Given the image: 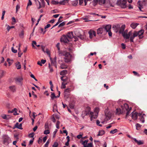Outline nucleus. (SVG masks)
<instances>
[{
    "label": "nucleus",
    "instance_id": "8",
    "mask_svg": "<svg viewBox=\"0 0 147 147\" xmlns=\"http://www.w3.org/2000/svg\"><path fill=\"white\" fill-rule=\"evenodd\" d=\"M88 34L89 35V37L91 39L96 36V32L93 30H90L89 31Z\"/></svg>",
    "mask_w": 147,
    "mask_h": 147
},
{
    "label": "nucleus",
    "instance_id": "7",
    "mask_svg": "<svg viewBox=\"0 0 147 147\" xmlns=\"http://www.w3.org/2000/svg\"><path fill=\"white\" fill-rule=\"evenodd\" d=\"M40 0L41 2V3H40V2L38 1V2L39 4V6L37 7L38 9H40L42 7H45V2L44 0Z\"/></svg>",
    "mask_w": 147,
    "mask_h": 147
},
{
    "label": "nucleus",
    "instance_id": "60",
    "mask_svg": "<svg viewBox=\"0 0 147 147\" xmlns=\"http://www.w3.org/2000/svg\"><path fill=\"white\" fill-rule=\"evenodd\" d=\"M32 5V3L30 0H29L27 4V8H28V6L29 5Z\"/></svg>",
    "mask_w": 147,
    "mask_h": 147
},
{
    "label": "nucleus",
    "instance_id": "41",
    "mask_svg": "<svg viewBox=\"0 0 147 147\" xmlns=\"http://www.w3.org/2000/svg\"><path fill=\"white\" fill-rule=\"evenodd\" d=\"M15 27L14 26H10L9 25H8L7 27V29L8 32H9L10 29L12 28H14Z\"/></svg>",
    "mask_w": 147,
    "mask_h": 147
},
{
    "label": "nucleus",
    "instance_id": "50",
    "mask_svg": "<svg viewBox=\"0 0 147 147\" xmlns=\"http://www.w3.org/2000/svg\"><path fill=\"white\" fill-rule=\"evenodd\" d=\"M4 72L2 70H0V78H1L3 75Z\"/></svg>",
    "mask_w": 147,
    "mask_h": 147
},
{
    "label": "nucleus",
    "instance_id": "9",
    "mask_svg": "<svg viewBox=\"0 0 147 147\" xmlns=\"http://www.w3.org/2000/svg\"><path fill=\"white\" fill-rule=\"evenodd\" d=\"M131 117L134 120H136L138 118V113L137 112L134 113L133 112L131 113Z\"/></svg>",
    "mask_w": 147,
    "mask_h": 147
},
{
    "label": "nucleus",
    "instance_id": "35",
    "mask_svg": "<svg viewBox=\"0 0 147 147\" xmlns=\"http://www.w3.org/2000/svg\"><path fill=\"white\" fill-rule=\"evenodd\" d=\"M88 141V140H85L84 141H83L82 144H83L84 147V146H87Z\"/></svg>",
    "mask_w": 147,
    "mask_h": 147
},
{
    "label": "nucleus",
    "instance_id": "37",
    "mask_svg": "<svg viewBox=\"0 0 147 147\" xmlns=\"http://www.w3.org/2000/svg\"><path fill=\"white\" fill-rule=\"evenodd\" d=\"M111 115L109 114L108 113H107L106 115V119H107V120H109L111 118Z\"/></svg>",
    "mask_w": 147,
    "mask_h": 147
},
{
    "label": "nucleus",
    "instance_id": "63",
    "mask_svg": "<svg viewBox=\"0 0 147 147\" xmlns=\"http://www.w3.org/2000/svg\"><path fill=\"white\" fill-rule=\"evenodd\" d=\"M133 73L135 75L137 76H138L139 77L140 76L139 74L136 71H133Z\"/></svg>",
    "mask_w": 147,
    "mask_h": 147
},
{
    "label": "nucleus",
    "instance_id": "62",
    "mask_svg": "<svg viewBox=\"0 0 147 147\" xmlns=\"http://www.w3.org/2000/svg\"><path fill=\"white\" fill-rule=\"evenodd\" d=\"M34 140V138H33L32 139L30 140V141L29 142V144L30 145L32 144V143L33 142Z\"/></svg>",
    "mask_w": 147,
    "mask_h": 147
},
{
    "label": "nucleus",
    "instance_id": "61",
    "mask_svg": "<svg viewBox=\"0 0 147 147\" xmlns=\"http://www.w3.org/2000/svg\"><path fill=\"white\" fill-rule=\"evenodd\" d=\"M64 77V76H61V80L63 82H65L67 80V79H63V78Z\"/></svg>",
    "mask_w": 147,
    "mask_h": 147
},
{
    "label": "nucleus",
    "instance_id": "2",
    "mask_svg": "<svg viewBox=\"0 0 147 147\" xmlns=\"http://www.w3.org/2000/svg\"><path fill=\"white\" fill-rule=\"evenodd\" d=\"M99 110V108L96 107L94 109V113L92 112H90V115H91L90 117V120L91 121L93 119H95L97 118Z\"/></svg>",
    "mask_w": 147,
    "mask_h": 147
},
{
    "label": "nucleus",
    "instance_id": "21",
    "mask_svg": "<svg viewBox=\"0 0 147 147\" xmlns=\"http://www.w3.org/2000/svg\"><path fill=\"white\" fill-rule=\"evenodd\" d=\"M139 24L137 23H133L130 25V26L133 29H135Z\"/></svg>",
    "mask_w": 147,
    "mask_h": 147
},
{
    "label": "nucleus",
    "instance_id": "17",
    "mask_svg": "<svg viewBox=\"0 0 147 147\" xmlns=\"http://www.w3.org/2000/svg\"><path fill=\"white\" fill-rule=\"evenodd\" d=\"M22 123L19 124L18 123H17L15 125V127L16 128L19 129H22Z\"/></svg>",
    "mask_w": 147,
    "mask_h": 147
},
{
    "label": "nucleus",
    "instance_id": "64",
    "mask_svg": "<svg viewBox=\"0 0 147 147\" xmlns=\"http://www.w3.org/2000/svg\"><path fill=\"white\" fill-rule=\"evenodd\" d=\"M121 46L123 49H124L125 48V45L123 43L121 44Z\"/></svg>",
    "mask_w": 147,
    "mask_h": 147
},
{
    "label": "nucleus",
    "instance_id": "33",
    "mask_svg": "<svg viewBox=\"0 0 147 147\" xmlns=\"http://www.w3.org/2000/svg\"><path fill=\"white\" fill-rule=\"evenodd\" d=\"M51 97L52 100H53L55 98H56V96L54 93L51 92Z\"/></svg>",
    "mask_w": 147,
    "mask_h": 147
},
{
    "label": "nucleus",
    "instance_id": "36",
    "mask_svg": "<svg viewBox=\"0 0 147 147\" xmlns=\"http://www.w3.org/2000/svg\"><path fill=\"white\" fill-rule=\"evenodd\" d=\"M67 84V83H64L63 82L62 83V84L61 86V88H66V85Z\"/></svg>",
    "mask_w": 147,
    "mask_h": 147
},
{
    "label": "nucleus",
    "instance_id": "30",
    "mask_svg": "<svg viewBox=\"0 0 147 147\" xmlns=\"http://www.w3.org/2000/svg\"><path fill=\"white\" fill-rule=\"evenodd\" d=\"M106 0H98V3L100 5H102L105 4Z\"/></svg>",
    "mask_w": 147,
    "mask_h": 147
},
{
    "label": "nucleus",
    "instance_id": "25",
    "mask_svg": "<svg viewBox=\"0 0 147 147\" xmlns=\"http://www.w3.org/2000/svg\"><path fill=\"white\" fill-rule=\"evenodd\" d=\"M67 71L66 70H64L61 71L60 73L61 75L63 76L66 75L67 73Z\"/></svg>",
    "mask_w": 147,
    "mask_h": 147
},
{
    "label": "nucleus",
    "instance_id": "45",
    "mask_svg": "<svg viewBox=\"0 0 147 147\" xmlns=\"http://www.w3.org/2000/svg\"><path fill=\"white\" fill-rule=\"evenodd\" d=\"M20 8V5L19 4L17 5L16 7V13H17Z\"/></svg>",
    "mask_w": 147,
    "mask_h": 147
},
{
    "label": "nucleus",
    "instance_id": "12",
    "mask_svg": "<svg viewBox=\"0 0 147 147\" xmlns=\"http://www.w3.org/2000/svg\"><path fill=\"white\" fill-rule=\"evenodd\" d=\"M125 28V25H123L120 28L119 32L122 34L124 33L125 32H124Z\"/></svg>",
    "mask_w": 147,
    "mask_h": 147
},
{
    "label": "nucleus",
    "instance_id": "56",
    "mask_svg": "<svg viewBox=\"0 0 147 147\" xmlns=\"http://www.w3.org/2000/svg\"><path fill=\"white\" fill-rule=\"evenodd\" d=\"M12 21H13V23H12V24H14L16 22V19L14 17H13L12 18Z\"/></svg>",
    "mask_w": 147,
    "mask_h": 147
},
{
    "label": "nucleus",
    "instance_id": "34",
    "mask_svg": "<svg viewBox=\"0 0 147 147\" xmlns=\"http://www.w3.org/2000/svg\"><path fill=\"white\" fill-rule=\"evenodd\" d=\"M51 65H53L54 66H55L56 67H57V65L56 64V61H53L52 60L51 58Z\"/></svg>",
    "mask_w": 147,
    "mask_h": 147
},
{
    "label": "nucleus",
    "instance_id": "51",
    "mask_svg": "<svg viewBox=\"0 0 147 147\" xmlns=\"http://www.w3.org/2000/svg\"><path fill=\"white\" fill-rule=\"evenodd\" d=\"M131 109V107H130V108L129 109V110L128 111H127V112L126 113V118L127 117V116L129 115V113H130V111Z\"/></svg>",
    "mask_w": 147,
    "mask_h": 147
},
{
    "label": "nucleus",
    "instance_id": "3",
    "mask_svg": "<svg viewBox=\"0 0 147 147\" xmlns=\"http://www.w3.org/2000/svg\"><path fill=\"white\" fill-rule=\"evenodd\" d=\"M126 1L123 0H118L117 2V5H119L123 8H125L126 7Z\"/></svg>",
    "mask_w": 147,
    "mask_h": 147
},
{
    "label": "nucleus",
    "instance_id": "59",
    "mask_svg": "<svg viewBox=\"0 0 147 147\" xmlns=\"http://www.w3.org/2000/svg\"><path fill=\"white\" fill-rule=\"evenodd\" d=\"M34 135V134L33 133H30L29 135V137L30 138H33Z\"/></svg>",
    "mask_w": 147,
    "mask_h": 147
},
{
    "label": "nucleus",
    "instance_id": "23",
    "mask_svg": "<svg viewBox=\"0 0 147 147\" xmlns=\"http://www.w3.org/2000/svg\"><path fill=\"white\" fill-rule=\"evenodd\" d=\"M69 0H63L62 1L59 2V4L60 5H65V3H68Z\"/></svg>",
    "mask_w": 147,
    "mask_h": 147
},
{
    "label": "nucleus",
    "instance_id": "32",
    "mask_svg": "<svg viewBox=\"0 0 147 147\" xmlns=\"http://www.w3.org/2000/svg\"><path fill=\"white\" fill-rule=\"evenodd\" d=\"M121 113V110L120 109H116V114L117 115H120Z\"/></svg>",
    "mask_w": 147,
    "mask_h": 147
},
{
    "label": "nucleus",
    "instance_id": "31",
    "mask_svg": "<svg viewBox=\"0 0 147 147\" xmlns=\"http://www.w3.org/2000/svg\"><path fill=\"white\" fill-rule=\"evenodd\" d=\"M77 36L82 40H84L86 39L85 36L81 34H80L79 35Z\"/></svg>",
    "mask_w": 147,
    "mask_h": 147
},
{
    "label": "nucleus",
    "instance_id": "38",
    "mask_svg": "<svg viewBox=\"0 0 147 147\" xmlns=\"http://www.w3.org/2000/svg\"><path fill=\"white\" fill-rule=\"evenodd\" d=\"M136 129L139 130L141 127V125L139 123H137L136 125Z\"/></svg>",
    "mask_w": 147,
    "mask_h": 147
},
{
    "label": "nucleus",
    "instance_id": "24",
    "mask_svg": "<svg viewBox=\"0 0 147 147\" xmlns=\"http://www.w3.org/2000/svg\"><path fill=\"white\" fill-rule=\"evenodd\" d=\"M60 67L61 69H66L67 67V65L65 63H62L60 66Z\"/></svg>",
    "mask_w": 147,
    "mask_h": 147
},
{
    "label": "nucleus",
    "instance_id": "10",
    "mask_svg": "<svg viewBox=\"0 0 147 147\" xmlns=\"http://www.w3.org/2000/svg\"><path fill=\"white\" fill-rule=\"evenodd\" d=\"M103 28H104V31H105L106 32H108L110 31L111 26L110 25H107L104 27H103Z\"/></svg>",
    "mask_w": 147,
    "mask_h": 147
},
{
    "label": "nucleus",
    "instance_id": "54",
    "mask_svg": "<svg viewBox=\"0 0 147 147\" xmlns=\"http://www.w3.org/2000/svg\"><path fill=\"white\" fill-rule=\"evenodd\" d=\"M45 129H48L49 128V126L48 123H46L45 125Z\"/></svg>",
    "mask_w": 147,
    "mask_h": 147
},
{
    "label": "nucleus",
    "instance_id": "43",
    "mask_svg": "<svg viewBox=\"0 0 147 147\" xmlns=\"http://www.w3.org/2000/svg\"><path fill=\"white\" fill-rule=\"evenodd\" d=\"M65 22H63L60 23L58 26V27H62L64 26L65 24Z\"/></svg>",
    "mask_w": 147,
    "mask_h": 147
},
{
    "label": "nucleus",
    "instance_id": "53",
    "mask_svg": "<svg viewBox=\"0 0 147 147\" xmlns=\"http://www.w3.org/2000/svg\"><path fill=\"white\" fill-rule=\"evenodd\" d=\"M12 110L13 111V112L14 111L15 112L13 114L14 115H18V114L17 113V109L16 108H14L13 110Z\"/></svg>",
    "mask_w": 147,
    "mask_h": 147
},
{
    "label": "nucleus",
    "instance_id": "39",
    "mask_svg": "<svg viewBox=\"0 0 147 147\" xmlns=\"http://www.w3.org/2000/svg\"><path fill=\"white\" fill-rule=\"evenodd\" d=\"M51 3L53 5H57L59 3V2H58V1H55V0H53L51 2Z\"/></svg>",
    "mask_w": 147,
    "mask_h": 147
},
{
    "label": "nucleus",
    "instance_id": "19",
    "mask_svg": "<svg viewBox=\"0 0 147 147\" xmlns=\"http://www.w3.org/2000/svg\"><path fill=\"white\" fill-rule=\"evenodd\" d=\"M134 141L137 143L138 144V145H140L141 144H144V142L142 140H137L136 139L134 138Z\"/></svg>",
    "mask_w": 147,
    "mask_h": 147
},
{
    "label": "nucleus",
    "instance_id": "16",
    "mask_svg": "<svg viewBox=\"0 0 147 147\" xmlns=\"http://www.w3.org/2000/svg\"><path fill=\"white\" fill-rule=\"evenodd\" d=\"M66 35L69 40L73 38L74 37L72 32H68Z\"/></svg>",
    "mask_w": 147,
    "mask_h": 147
},
{
    "label": "nucleus",
    "instance_id": "26",
    "mask_svg": "<svg viewBox=\"0 0 147 147\" xmlns=\"http://www.w3.org/2000/svg\"><path fill=\"white\" fill-rule=\"evenodd\" d=\"M105 133V131L103 130H101L99 131L98 134H97V136H101L103 135Z\"/></svg>",
    "mask_w": 147,
    "mask_h": 147
},
{
    "label": "nucleus",
    "instance_id": "52",
    "mask_svg": "<svg viewBox=\"0 0 147 147\" xmlns=\"http://www.w3.org/2000/svg\"><path fill=\"white\" fill-rule=\"evenodd\" d=\"M58 146V143L56 142H55L53 144V147H57Z\"/></svg>",
    "mask_w": 147,
    "mask_h": 147
},
{
    "label": "nucleus",
    "instance_id": "6",
    "mask_svg": "<svg viewBox=\"0 0 147 147\" xmlns=\"http://www.w3.org/2000/svg\"><path fill=\"white\" fill-rule=\"evenodd\" d=\"M136 32L137 34V36H139V39H141L143 37V36H141L143 34L144 32V30L143 29H141L138 32L135 31Z\"/></svg>",
    "mask_w": 147,
    "mask_h": 147
},
{
    "label": "nucleus",
    "instance_id": "22",
    "mask_svg": "<svg viewBox=\"0 0 147 147\" xmlns=\"http://www.w3.org/2000/svg\"><path fill=\"white\" fill-rule=\"evenodd\" d=\"M69 0H63L62 1L59 2V4L60 5H65V3H68Z\"/></svg>",
    "mask_w": 147,
    "mask_h": 147
},
{
    "label": "nucleus",
    "instance_id": "20",
    "mask_svg": "<svg viewBox=\"0 0 147 147\" xmlns=\"http://www.w3.org/2000/svg\"><path fill=\"white\" fill-rule=\"evenodd\" d=\"M122 35L124 38L126 39H128L130 37V36L126 32L124 33Z\"/></svg>",
    "mask_w": 147,
    "mask_h": 147
},
{
    "label": "nucleus",
    "instance_id": "46",
    "mask_svg": "<svg viewBox=\"0 0 147 147\" xmlns=\"http://www.w3.org/2000/svg\"><path fill=\"white\" fill-rule=\"evenodd\" d=\"M71 91V90L70 88H67L65 89L64 91V92L66 93L68 92L69 93Z\"/></svg>",
    "mask_w": 147,
    "mask_h": 147
},
{
    "label": "nucleus",
    "instance_id": "29",
    "mask_svg": "<svg viewBox=\"0 0 147 147\" xmlns=\"http://www.w3.org/2000/svg\"><path fill=\"white\" fill-rule=\"evenodd\" d=\"M16 66L18 69H20L21 68V65L19 62H17L16 63Z\"/></svg>",
    "mask_w": 147,
    "mask_h": 147
},
{
    "label": "nucleus",
    "instance_id": "47",
    "mask_svg": "<svg viewBox=\"0 0 147 147\" xmlns=\"http://www.w3.org/2000/svg\"><path fill=\"white\" fill-rule=\"evenodd\" d=\"M49 68L50 69V71L51 72H52L53 71V69L50 63L49 64Z\"/></svg>",
    "mask_w": 147,
    "mask_h": 147
},
{
    "label": "nucleus",
    "instance_id": "49",
    "mask_svg": "<svg viewBox=\"0 0 147 147\" xmlns=\"http://www.w3.org/2000/svg\"><path fill=\"white\" fill-rule=\"evenodd\" d=\"M60 122L59 121H57V122L56 124V127L57 129H59V125L60 124Z\"/></svg>",
    "mask_w": 147,
    "mask_h": 147
},
{
    "label": "nucleus",
    "instance_id": "57",
    "mask_svg": "<svg viewBox=\"0 0 147 147\" xmlns=\"http://www.w3.org/2000/svg\"><path fill=\"white\" fill-rule=\"evenodd\" d=\"M50 133V131L49 130H45L44 131V134H48Z\"/></svg>",
    "mask_w": 147,
    "mask_h": 147
},
{
    "label": "nucleus",
    "instance_id": "13",
    "mask_svg": "<svg viewBox=\"0 0 147 147\" xmlns=\"http://www.w3.org/2000/svg\"><path fill=\"white\" fill-rule=\"evenodd\" d=\"M9 88L10 91L13 92H16V87L15 86L13 85L10 86Z\"/></svg>",
    "mask_w": 147,
    "mask_h": 147
},
{
    "label": "nucleus",
    "instance_id": "28",
    "mask_svg": "<svg viewBox=\"0 0 147 147\" xmlns=\"http://www.w3.org/2000/svg\"><path fill=\"white\" fill-rule=\"evenodd\" d=\"M78 0H75L73 1H72L71 3L72 5L74 6H77V5L78 4Z\"/></svg>",
    "mask_w": 147,
    "mask_h": 147
},
{
    "label": "nucleus",
    "instance_id": "4",
    "mask_svg": "<svg viewBox=\"0 0 147 147\" xmlns=\"http://www.w3.org/2000/svg\"><path fill=\"white\" fill-rule=\"evenodd\" d=\"M3 143L5 145H7L11 142V138L7 135H4L3 136Z\"/></svg>",
    "mask_w": 147,
    "mask_h": 147
},
{
    "label": "nucleus",
    "instance_id": "18",
    "mask_svg": "<svg viewBox=\"0 0 147 147\" xmlns=\"http://www.w3.org/2000/svg\"><path fill=\"white\" fill-rule=\"evenodd\" d=\"M23 80V78L21 77H18L15 78L16 81L19 83H21Z\"/></svg>",
    "mask_w": 147,
    "mask_h": 147
},
{
    "label": "nucleus",
    "instance_id": "1",
    "mask_svg": "<svg viewBox=\"0 0 147 147\" xmlns=\"http://www.w3.org/2000/svg\"><path fill=\"white\" fill-rule=\"evenodd\" d=\"M59 55L60 56H64V61L65 63H68L71 61L72 56L69 53L66 51L59 52Z\"/></svg>",
    "mask_w": 147,
    "mask_h": 147
},
{
    "label": "nucleus",
    "instance_id": "44",
    "mask_svg": "<svg viewBox=\"0 0 147 147\" xmlns=\"http://www.w3.org/2000/svg\"><path fill=\"white\" fill-rule=\"evenodd\" d=\"M7 61L8 62L10 66L12 63L13 60H10L8 58L7 59Z\"/></svg>",
    "mask_w": 147,
    "mask_h": 147
},
{
    "label": "nucleus",
    "instance_id": "14",
    "mask_svg": "<svg viewBox=\"0 0 147 147\" xmlns=\"http://www.w3.org/2000/svg\"><path fill=\"white\" fill-rule=\"evenodd\" d=\"M137 34L136 32H134L132 35L130 37V41L131 42H134L133 40L134 38L136 36H137Z\"/></svg>",
    "mask_w": 147,
    "mask_h": 147
},
{
    "label": "nucleus",
    "instance_id": "15",
    "mask_svg": "<svg viewBox=\"0 0 147 147\" xmlns=\"http://www.w3.org/2000/svg\"><path fill=\"white\" fill-rule=\"evenodd\" d=\"M104 28L102 27L100 28L97 30V34H102L104 30Z\"/></svg>",
    "mask_w": 147,
    "mask_h": 147
},
{
    "label": "nucleus",
    "instance_id": "27",
    "mask_svg": "<svg viewBox=\"0 0 147 147\" xmlns=\"http://www.w3.org/2000/svg\"><path fill=\"white\" fill-rule=\"evenodd\" d=\"M146 115L145 114H144L142 115V116L140 118V121H142V123H144L145 121L144 120V117Z\"/></svg>",
    "mask_w": 147,
    "mask_h": 147
},
{
    "label": "nucleus",
    "instance_id": "48",
    "mask_svg": "<svg viewBox=\"0 0 147 147\" xmlns=\"http://www.w3.org/2000/svg\"><path fill=\"white\" fill-rule=\"evenodd\" d=\"M50 140H48L47 141V142L46 143L44 147H48V145L49 144L50 142Z\"/></svg>",
    "mask_w": 147,
    "mask_h": 147
},
{
    "label": "nucleus",
    "instance_id": "40",
    "mask_svg": "<svg viewBox=\"0 0 147 147\" xmlns=\"http://www.w3.org/2000/svg\"><path fill=\"white\" fill-rule=\"evenodd\" d=\"M84 147H93L92 142L87 144V146H84Z\"/></svg>",
    "mask_w": 147,
    "mask_h": 147
},
{
    "label": "nucleus",
    "instance_id": "11",
    "mask_svg": "<svg viewBox=\"0 0 147 147\" xmlns=\"http://www.w3.org/2000/svg\"><path fill=\"white\" fill-rule=\"evenodd\" d=\"M121 107L124 111H125V109L126 111H128L129 109L128 104L126 103L124 104L123 105L121 106Z\"/></svg>",
    "mask_w": 147,
    "mask_h": 147
},
{
    "label": "nucleus",
    "instance_id": "42",
    "mask_svg": "<svg viewBox=\"0 0 147 147\" xmlns=\"http://www.w3.org/2000/svg\"><path fill=\"white\" fill-rule=\"evenodd\" d=\"M117 131V129H115L113 130H111L110 133V134H113L116 132Z\"/></svg>",
    "mask_w": 147,
    "mask_h": 147
},
{
    "label": "nucleus",
    "instance_id": "58",
    "mask_svg": "<svg viewBox=\"0 0 147 147\" xmlns=\"http://www.w3.org/2000/svg\"><path fill=\"white\" fill-rule=\"evenodd\" d=\"M11 51L13 52V53H16L17 52V50L14 49L13 47H12Z\"/></svg>",
    "mask_w": 147,
    "mask_h": 147
},
{
    "label": "nucleus",
    "instance_id": "5",
    "mask_svg": "<svg viewBox=\"0 0 147 147\" xmlns=\"http://www.w3.org/2000/svg\"><path fill=\"white\" fill-rule=\"evenodd\" d=\"M60 41L61 42L66 44L67 43L70 41V40L66 35H63L61 36Z\"/></svg>",
    "mask_w": 147,
    "mask_h": 147
},
{
    "label": "nucleus",
    "instance_id": "55",
    "mask_svg": "<svg viewBox=\"0 0 147 147\" xmlns=\"http://www.w3.org/2000/svg\"><path fill=\"white\" fill-rule=\"evenodd\" d=\"M57 107V105L56 104H54L53 106V111L54 112H55L56 111H57V110L55 109V107Z\"/></svg>",
    "mask_w": 147,
    "mask_h": 147
}]
</instances>
